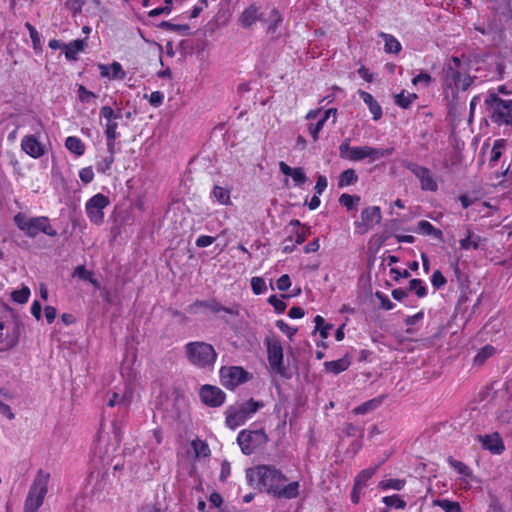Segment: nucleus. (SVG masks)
<instances>
[{"mask_svg": "<svg viewBox=\"0 0 512 512\" xmlns=\"http://www.w3.org/2000/svg\"><path fill=\"white\" fill-rule=\"evenodd\" d=\"M132 399L133 391L127 385L123 390L115 391L109 396L106 406L109 408L117 407L119 417L112 420L109 425L105 421L101 423L93 447L94 453L99 458H104L119 447L123 437L125 417L128 414Z\"/></svg>", "mask_w": 512, "mask_h": 512, "instance_id": "nucleus-1", "label": "nucleus"}, {"mask_svg": "<svg viewBox=\"0 0 512 512\" xmlns=\"http://www.w3.org/2000/svg\"><path fill=\"white\" fill-rule=\"evenodd\" d=\"M248 483L261 492L278 499H296L300 495L299 481L287 483V477L273 465H257L246 471Z\"/></svg>", "mask_w": 512, "mask_h": 512, "instance_id": "nucleus-2", "label": "nucleus"}, {"mask_svg": "<svg viewBox=\"0 0 512 512\" xmlns=\"http://www.w3.org/2000/svg\"><path fill=\"white\" fill-rule=\"evenodd\" d=\"M394 152L393 148H376L368 145L364 146H350V140H344L339 146V155L342 159L353 162L368 159L369 162H374L380 158L388 157Z\"/></svg>", "mask_w": 512, "mask_h": 512, "instance_id": "nucleus-3", "label": "nucleus"}, {"mask_svg": "<svg viewBox=\"0 0 512 512\" xmlns=\"http://www.w3.org/2000/svg\"><path fill=\"white\" fill-rule=\"evenodd\" d=\"M190 364L201 369L212 370L217 360L214 347L203 341L188 342L184 346Z\"/></svg>", "mask_w": 512, "mask_h": 512, "instance_id": "nucleus-4", "label": "nucleus"}, {"mask_svg": "<svg viewBox=\"0 0 512 512\" xmlns=\"http://www.w3.org/2000/svg\"><path fill=\"white\" fill-rule=\"evenodd\" d=\"M49 479L48 472L42 469L37 472L25 499L23 512H38L48 492Z\"/></svg>", "mask_w": 512, "mask_h": 512, "instance_id": "nucleus-5", "label": "nucleus"}, {"mask_svg": "<svg viewBox=\"0 0 512 512\" xmlns=\"http://www.w3.org/2000/svg\"><path fill=\"white\" fill-rule=\"evenodd\" d=\"M15 225L23 231L28 237H36L39 233L48 236H56V230L50 225L49 218L38 216L28 218L24 213H18L14 216Z\"/></svg>", "mask_w": 512, "mask_h": 512, "instance_id": "nucleus-6", "label": "nucleus"}, {"mask_svg": "<svg viewBox=\"0 0 512 512\" xmlns=\"http://www.w3.org/2000/svg\"><path fill=\"white\" fill-rule=\"evenodd\" d=\"M260 407H262V404L253 399L229 406L225 412L226 426L231 430H235L244 425Z\"/></svg>", "mask_w": 512, "mask_h": 512, "instance_id": "nucleus-7", "label": "nucleus"}, {"mask_svg": "<svg viewBox=\"0 0 512 512\" xmlns=\"http://www.w3.org/2000/svg\"><path fill=\"white\" fill-rule=\"evenodd\" d=\"M22 323L13 317H0V352L15 348L22 332Z\"/></svg>", "mask_w": 512, "mask_h": 512, "instance_id": "nucleus-8", "label": "nucleus"}, {"mask_svg": "<svg viewBox=\"0 0 512 512\" xmlns=\"http://www.w3.org/2000/svg\"><path fill=\"white\" fill-rule=\"evenodd\" d=\"M490 118L493 123L501 126H512V100H503L496 94H490L486 100Z\"/></svg>", "mask_w": 512, "mask_h": 512, "instance_id": "nucleus-9", "label": "nucleus"}, {"mask_svg": "<svg viewBox=\"0 0 512 512\" xmlns=\"http://www.w3.org/2000/svg\"><path fill=\"white\" fill-rule=\"evenodd\" d=\"M268 442V436L264 429H243L238 433L237 443L245 455L253 454Z\"/></svg>", "mask_w": 512, "mask_h": 512, "instance_id": "nucleus-10", "label": "nucleus"}, {"mask_svg": "<svg viewBox=\"0 0 512 512\" xmlns=\"http://www.w3.org/2000/svg\"><path fill=\"white\" fill-rule=\"evenodd\" d=\"M402 166L418 179L423 191L436 192L438 190L436 175L429 168L409 160L402 161Z\"/></svg>", "mask_w": 512, "mask_h": 512, "instance_id": "nucleus-11", "label": "nucleus"}, {"mask_svg": "<svg viewBox=\"0 0 512 512\" xmlns=\"http://www.w3.org/2000/svg\"><path fill=\"white\" fill-rule=\"evenodd\" d=\"M110 205L108 196L97 193L87 200L85 203V212L89 221L97 226L104 223V209Z\"/></svg>", "mask_w": 512, "mask_h": 512, "instance_id": "nucleus-12", "label": "nucleus"}, {"mask_svg": "<svg viewBox=\"0 0 512 512\" xmlns=\"http://www.w3.org/2000/svg\"><path fill=\"white\" fill-rule=\"evenodd\" d=\"M219 375L221 384L228 390H234L250 379V374L240 366H223Z\"/></svg>", "mask_w": 512, "mask_h": 512, "instance_id": "nucleus-13", "label": "nucleus"}, {"mask_svg": "<svg viewBox=\"0 0 512 512\" xmlns=\"http://www.w3.org/2000/svg\"><path fill=\"white\" fill-rule=\"evenodd\" d=\"M461 61L458 57H453L451 62H449L445 68V85L448 88H461L465 90L469 85L471 80L467 77H463L460 72Z\"/></svg>", "mask_w": 512, "mask_h": 512, "instance_id": "nucleus-14", "label": "nucleus"}, {"mask_svg": "<svg viewBox=\"0 0 512 512\" xmlns=\"http://www.w3.org/2000/svg\"><path fill=\"white\" fill-rule=\"evenodd\" d=\"M267 358L273 372L285 376V368L283 366V347L278 339L267 338Z\"/></svg>", "mask_w": 512, "mask_h": 512, "instance_id": "nucleus-15", "label": "nucleus"}, {"mask_svg": "<svg viewBox=\"0 0 512 512\" xmlns=\"http://www.w3.org/2000/svg\"><path fill=\"white\" fill-rule=\"evenodd\" d=\"M477 441L483 450L488 451L492 455H501L505 451L504 441L498 432L477 435Z\"/></svg>", "mask_w": 512, "mask_h": 512, "instance_id": "nucleus-16", "label": "nucleus"}, {"mask_svg": "<svg viewBox=\"0 0 512 512\" xmlns=\"http://www.w3.org/2000/svg\"><path fill=\"white\" fill-rule=\"evenodd\" d=\"M199 396L201 401L209 407H219L226 399V394L219 387L208 384L201 387Z\"/></svg>", "mask_w": 512, "mask_h": 512, "instance_id": "nucleus-17", "label": "nucleus"}, {"mask_svg": "<svg viewBox=\"0 0 512 512\" xmlns=\"http://www.w3.org/2000/svg\"><path fill=\"white\" fill-rule=\"evenodd\" d=\"M259 21L264 22L263 12L261 7L255 3L245 8L238 18V24L244 29L251 28Z\"/></svg>", "mask_w": 512, "mask_h": 512, "instance_id": "nucleus-18", "label": "nucleus"}, {"mask_svg": "<svg viewBox=\"0 0 512 512\" xmlns=\"http://www.w3.org/2000/svg\"><path fill=\"white\" fill-rule=\"evenodd\" d=\"M381 220L380 208L377 206H370L361 212V222H355V225L364 233L371 229L374 225L378 224Z\"/></svg>", "mask_w": 512, "mask_h": 512, "instance_id": "nucleus-19", "label": "nucleus"}, {"mask_svg": "<svg viewBox=\"0 0 512 512\" xmlns=\"http://www.w3.org/2000/svg\"><path fill=\"white\" fill-rule=\"evenodd\" d=\"M21 149L34 159L42 157L46 152L45 146L35 135H25L21 139Z\"/></svg>", "mask_w": 512, "mask_h": 512, "instance_id": "nucleus-20", "label": "nucleus"}, {"mask_svg": "<svg viewBox=\"0 0 512 512\" xmlns=\"http://www.w3.org/2000/svg\"><path fill=\"white\" fill-rule=\"evenodd\" d=\"M207 308L213 313L225 312L230 315H237V310L230 307H225L216 300L201 301L197 300L189 306L190 312H197L199 308Z\"/></svg>", "mask_w": 512, "mask_h": 512, "instance_id": "nucleus-21", "label": "nucleus"}, {"mask_svg": "<svg viewBox=\"0 0 512 512\" xmlns=\"http://www.w3.org/2000/svg\"><path fill=\"white\" fill-rule=\"evenodd\" d=\"M101 77L108 78L111 80H123L126 77V73L122 68V65L114 61L111 64H99L98 65Z\"/></svg>", "mask_w": 512, "mask_h": 512, "instance_id": "nucleus-22", "label": "nucleus"}, {"mask_svg": "<svg viewBox=\"0 0 512 512\" xmlns=\"http://www.w3.org/2000/svg\"><path fill=\"white\" fill-rule=\"evenodd\" d=\"M100 117L104 118L106 120L105 134H108V131L110 129H112V131L114 130L115 132H117L118 123L116 122V120L120 119L121 116L116 115V112L112 107H110L108 105L101 107Z\"/></svg>", "mask_w": 512, "mask_h": 512, "instance_id": "nucleus-23", "label": "nucleus"}, {"mask_svg": "<svg viewBox=\"0 0 512 512\" xmlns=\"http://www.w3.org/2000/svg\"><path fill=\"white\" fill-rule=\"evenodd\" d=\"M359 96L363 100V102L368 106L370 112L373 115V120L377 121L382 117V108L378 104V102L374 99V97L363 90H359Z\"/></svg>", "mask_w": 512, "mask_h": 512, "instance_id": "nucleus-24", "label": "nucleus"}, {"mask_svg": "<svg viewBox=\"0 0 512 512\" xmlns=\"http://www.w3.org/2000/svg\"><path fill=\"white\" fill-rule=\"evenodd\" d=\"M379 36L384 41V51L387 54L398 55L402 51V45L392 34L381 32Z\"/></svg>", "mask_w": 512, "mask_h": 512, "instance_id": "nucleus-25", "label": "nucleus"}, {"mask_svg": "<svg viewBox=\"0 0 512 512\" xmlns=\"http://www.w3.org/2000/svg\"><path fill=\"white\" fill-rule=\"evenodd\" d=\"M484 239L480 236L472 232L470 229H467V236L459 241L460 249L469 250V249H478Z\"/></svg>", "mask_w": 512, "mask_h": 512, "instance_id": "nucleus-26", "label": "nucleus"}, {"mask_svg": "<svg viewBox=\"0 0 512 512\" xmlns=\"http://www.w3.org/2000/svg\"><path fill=\"white\" fill-rule=\"evenodd\" d=\"M65 147L69 152L77 157L84 155L86 149L83 141L76 136L67 137L65 140Z\"/></svg>", "mask_w": 512, "mask_h": 512, "instance_id": "nucleus-27", "label": "nucleus"}, {"mask_svg": "<svg viewBox=\"0 0 512 512\" xmlns=\"http://www.w3.org/2000/svg\"><path fill=\"white\" fill-rule=\"evenodd\" d=\"M211 197L220 205H231V192L227 188L215 185L211 191Z\"/></svg>", "mask_w": 512, "mask_h": 512, "instance_id": "nucleus-28", "label": "nucleus"}, {"mask_svg": "<svg viewBox=\"0 0 512 512\" xmlns=\"http://www.w3.org/2000/svg\"><path fill=\"white\" fill-rule=\"evenodd\" d=\"M358 175L352 168L346 169L338 177V188L342 189L351 185H354L358 181Z\"/></svg>", "mask_w": 512, "mask_h": 512, "instance_id": "nucleus-29", "label": "nucleus"}, {"mask_svg": "<svg viewBox=\"0 0 512 512\" xmlns=\"http://www.w3.org/2000/svg\"><path fill=\"white\" fill-rule=\"evenodd\" d=\"M84 48L82 40H73L68 44L63 45L65 57L68 60H75L78 53Z\"/></svg>", "mask_w": 512, "mask_h": 512, "instance_id": "nucleus-30", "label": "nucleus"}, {"mask_svg": "<svg viewBox=\"0 0 512 512\" xmlns=\"http://www.w3.org/2000/svg\"><path fill=\"white\" fill-rule=\"evenodd\" d=\"M115 161L114 156L112 155H104L97 159L96 161V170L98 173L103 175H111V168Z\"/></svg>", "mask_w": 512, "mask_h": 512, "instance_id": "nucleus-31", "label": "nucleus"}, {"mask_svg": "<svg viewBox=\"0 0 512 512\" xmlns=\"http://www.w3.org/2000/svg\"><path fill=\"white\" fill-rule=\"evenodd\" d=\"M379 465L367 468L358 473V475L355 478L354 484L356 489H362L366 486L369 479L372 478V476L376 473Z\"/></svg>", "mask_w": 512, "mask_h": 512, "instance_id": "nucleus-32", "label": "nucleus"}, {"mask_svg": "<svg viewBox=\"0 0 512 512\" xmlns=\"http://www.w3.org/2000/svg\"><path fill=\"white\" fill-rule=\"evenodd\" d=\"M350 365V361L347 358H341L338 360L327 361L324 363V366L327 371L332 372L334 374H339L348 369Z\"/></svg>", "mask_w": 512, "mask_h": 512, "instance_id": "nucleus-33", "label": "nucleus"}, {"mask_svg": "<svg viewBox=\"0 0 512 512\" xmlns=\"http://www.w3.org/2000/svg\"><path fill=\"white\" fill-rule=\"evenodd\" d=\"M382 401H383V397H377V398L371 399V400L366 401L363 404L357 406L356 408H354L353 412L356 415L366 414L370 411L377 409L382 404Z\"/></svg>", "mask_w": 512, "mask_h": 512, "instance_id": "nucleus-34", "label": "nucleus"}, {"mask_svg": "<svg viewBox=\"0 0 512 512\" xmlns=\"http://www.w3.org/2000/svg\"><path fill=\"white\" fill-rule=\"evenodd\" d=\"M416 232L422 235H432L439 238L442 235L441 230L436 229L429 221L421 220L417 224Z\"/></svg>", "mask_w": 512, "mask_h": 512, "instance_id": "nucleus-35", "label": "nucleus"}, {"mask_svg": "<svg viewBox=\"0 0 512 512\" xmlns=\"http://www.w3.org/2000/svg\"><path fill=\"white\" fill-rule=\"evenodd\" d=\"M361 198L358 195H350L347 193L342 194L339 197V204L347 209V211L357 210Z\"/></svg>", "mask_w": 512, "mask_h": 512, "instance_id": "nucleus-36", "label": "nucleus"}, {"mask_svg": "<svg viewBox=\"0 0 512 512\" xmlns=\"http://www.w3.org/2000/svg\"><path fill=\"white\" fill-rule=\"evenodd\" d=\"M314 322L315 332H319L323 340L327 339L330 335V330L333 328V325L330 323H326L325 319L320 315L315 316Z\"/></svg>", "mask_w": 512, "mask_h": 512, "instance_id": "nucleus-37", "label": "nucleus"}, {"mask_svg": "<svg viewBox=\"0 0 512 512\" xmlns=\"http://www.w3.org/2000/svg\"><path fill=\"white\" fill-rule=\"evenodd\" d=\"M496 353V349L492 345L482 347L474 357L475 365H483L490 357Z\"/></svg>", "mask_w": 512, "mask_h": 512, "instance_id": "nucleus-38", "label": "nucleus"}, {"mask_svg": "<svg viewBox=\"0 0 512 512\" xmlns=\"http://www.w3.org/2000/svg\"><path fill=\"white\" fill-rule=\"evenodd\" d=\"M264 21L268 23L267 33L274 34L278 28V25L282 22V16L276 8H273L268 19Z\"/></svg>", "mask_w": 512, "mask_h": 512, "instance_id": "nucleus-39", "label": "nucleus"}, {"mask_svg": "<svg viewBox=\"0 0 512 512\" xmlns=\"http://www.w3.org/2000/svg\"><path fill=\"white\" fill-rule=\"evenodd\" d=\"M406 481L404 479H385L379 482L378 487L381 490L400 491L404 488Z\"/></svg>", "mask_w": 512, "mask_h": 512, "instance_id": "nucleus-40", "label": "nucleus"}, {"mask_svg": "<svg viewBox=\"0 0 512 512\" xmlns=\"http://www.w3.org/2000/svg\"><path fill=\"white\" fill-rule=\"evenodd\" d=\"M418 96L415 93H406L402 91L395 96V103L401 108L407 109Z\"/></svg>", "mask_w": 512, "mask_h": 512, "instance_id": "nucleus-41", "label": "nucleus"}, {"mask_svg": "<svg viewBox=\"0 0 512 512\" xmlns=\"http://www.w3.org/2000/svg\"><path fill=\"white\" fill-rule=\"evenodd\" d=\"M408 290L414 292L419 298H423L427 295V287L421 279L415 278L410 280Z\"/></svg>", "mask_w": 512, "mask_h": 512, "instance_id": "nucleus-42", "label": "nucleus"}, {"mask_svg": "<svg viewBox=\"0 0 512 512\" xmlns=\"http://www.w3.org/2000/svg\"><path fill=\"white\" fill-rule=\"evenodd\" d=\"M191 447L196 455V457H207L210 454L209 446L206 442L196 439L191 443Z\"/></svg>", "mask_w": 512, "mask_h": 512, "instance_id": "nucleus-43", "label": "nucleus"}, {"mask_svg": "<svg viewBox=\"0 0 512 512\" xmlns=\"http://www.w3.org/2000/svg\"><path fill=\"white\" fill-rule=\"evenodd\" d=\"M505 147L504 139H497L494 141L493 147L491 149L490 163L495 165L502 155V150Z\"/></svg>", "mask_w": 512, "mask_h": 512, "instance_id": "nucleus-44", "label": "nucleus"}, {"mask_svg": "<svg viewBox=\"0 0 512 512\" xmlns=\"http://www.w3.org/2000/svg\"><path fill=\"white\" fill-rule=\"evenodd\" d=\"M382 502L387 507H392L396 509H404L406 507V501H404L399 495L394 494L391 496H385L382 498Z\"/></svg>", "mask_w": 512, "mask_h": 512, "instance_id": "nucleus-45", "label": "nucleus"}, {"mask_svg": "<svg viewBox=\"0 0 512 512\" xmlns=\"http://www.w3.org/2000/svg\"><path fill=\"white\" fill-rule=\"evenodd\" d=\"M30 296V289L26 286H23L19 290H14L11 293V298L14 302L19 304H24L28 301Z\"/></svg>", "mask_w": 512, "mask_h": 512, "instance_id": "nucleus-46", "label": "nucleus"}, {"mask_svg": "<svg viewBox=\"0 0 512 512\" xmlns=\"http://www.w3.org/2000/svg\"><path fill=\"white\" fill-rule=\"evenodd\" d=\"M448 462L449 465L453 467L460 475L471 476V469L465 463L455 460L453 458H449Z\"/></svg>", "mask_w": 512, "mask_h": 512, "instance_id": "nucleus-47", "label": "nucleus"}, {"mask_svg": "<svg viewBox=\"0 0 512 512\" xmlns=\"http://www.w3.org/2000/svg\"><path fill=\"white\" fill-rule=\"evenodd\" d=\"M106 136V145H107V155H115V147H116V139L119 137V133L115 132L114 130L110 129L108 131V134H105Z\"/></svg>", "mask_w": 512, "mask_h": 512, "instance_id": "nucleus-48", "label": "nucleus"}, {"mask_svg": "<svg viewBox=\"0 0 512 512\" xmlns=\"http://www.w3.org/2000/svg\"><path fill=\"white\" fill-rule=\"evenodd\" d=\"M291 178L296 187H301L307 181L306 173L302 167L294 168Z\"/></svg>", "mask_w": 512, "mask_h": 512, "instance_id": "nucleus-49", "label": "nucleus"}, {"mask_svg": "<svg viewBox=\"0 0 512 512\" xmlns=\"http://www.w3.org/2000/svg\"><path fill=\"white\" fill-rule=\"evenodd\" d=\"M437 505L445 512H461V507L458 502H453L448 499L437 501Z\"/></svg>", "mask_w": 512, "mask_h": 512, "instance_id": "nucleus-50", "label": "nucleus"}, {"mask_svg": "<svg viewBox=\"0 0 512 512\" xmlns=\"http://www.w3.org/2000/svg\"><path fill=\"white\" fill-rule=\"evenodd\" d=\"M326 122L322 118L318 119L316 123H309L308 131L313 138L314 141H317L319 138V134L322 131Z\"/></svg>", "mask_w": 512, "mask_h": 512, "instance_id": "nucleus-51", "label": "nucleus"}, {"mask_svg": "<svg viewBox=\"0 0 512 512\" xmlns=\"http://www.w3.org/2000/svg\"><path fill=\"white\" fill-rule=\"evenodd\" d=\"M251 289L256 295L263 294L267 289L264 279L261 277H253L251 279Z\"/></svg>", "mask_w": 512, "mask_h": 512, "instance_id": "nucleus-52", "label": "nucleus"}, {"mask_svg": "<svg viewBox=\"0 0 512 512\" xmlns=\"http://www.w3.org/2000/svg\"><path fill=\"white\" fill-rule=\"evenodd\" d=\"M431 83L432 77L426 72H421L412 79V84L414 86L421 85L423 87H428Z\"/></svg>", "mask_w": 512, "mask_h": 512, "instance_id": "nucleus-53", "label": "nucleus"}, {"mask_svg": "<svg viewBox=\"0 0 512 512\" xmlns=\"http://www.w3.org/2000/svg\"><path fill=\"white\" fill-rule=\"evenodd\" d=\"M165 6L157 7L149 12L150 17H156L161 14H169L172 10V0H164Z\"/></svg>", "mask_w": 512, "mask_h": 512, "instance_id": "nucleus-54", "label": "nucleus"}, {"mask_svg": "<svg viewBox=\"0 0 512 512\" xmlns=\"http://www.w3.org/2000/svg\"><path fill=\"white\" fill-rule=\"evenodd\" d=\"M276 327L284 334H286L290 339L296 334L297 329L291 327L284 320H277Z\"/></svg>", "mask_w": 512, "mask_h": 512, "instance_id": "nucleus-55", "label": "nucleus"}, {"mask_svg": "<svg viewBox=\"0 0 512 512\" xmlns=\"http://www.w3.org/2000/svg\"><path fill=\"white\" fill-rule=\"evenodd\" d=\"M446 278L440 270H435L431 276V284L434 288L440 289L446 284Z\"/></svg>", "mask_w": 512, "mask_h": 512, "instance_id": "nucleus-56", "label": "nucleus"}, {"mask_svg": "<svg viewBox=\"0 0 512 512\" xmlns=\"http://www.w3.org/2000/svg\"><path fill=\"white\" fill-rule=\"evenodd\" d=\"M268 303L274 307L277 313H283L286 309V303L276 295H271L268 298Z\"/></svg>", "mask_w": 512, "mask_h": 512, "instance_id": "nucleus-57", "label": "nucleus"}, {"mask_svg": "<svg viewBox=\"0 0 512 512\" xmlns=\"http://www.w3.org/2000/svg\"><path fill=\"white\" fill-rule=\"evenodd\" d=\"M80 180L86 185L93 181L94 179V171L92 167H84L79 171Z\"/></svg>", "mask_w": 512, "mask_h": 512, "instance_id": "nucleus-58", "label": "nucleus"}, {"mask_svg": "<svg viewBox=\"0 0 512 512\" xmlns=\"http://www.w3.org/2000/svg\"><path fill=\"white\" fill-rule=\"evenodd\" d=\"M78 98L81 102L88 103L91 99L96 98V95L93 92L87 90L83 85H80L78 88Z\"/></svg>", "mask_w": 512, "mask_h": 512, "instance_id": "nucleus-59", "label": "nucleus"}, {"mask_svg": "<svg viewBox=\"0 0 512 512\" xmlns=\"http://www.w3.org/2000/svg\"><path fill=\"white\" fill-rule=\"evenodd\" d=\"M92 275L93 273L91 271H88L83 265L77 266L73 272V277H78L85 281L90 280Z\"/></svg>", "mask_w": 512, "mask_h": 512, "instance_id": "nucleus-60", "label": "nucleus"}, {"mask_svg": "<svg viewBox=\"0 0 512 512\" xmlns=\"http://www.w3.org/2000/svg\"><path fill=\"white\" fill-rule=\"evenodd\" d=\"M25 26H26L27 30L29 31V35L32 40L33 47L36 49L40 45V35H39L38 31L36 30V28L29 22H27L25 24Z\"/></svg>", "mask_w": 512, "mask_h": 512, "instance_id": "nucleus-61", "label": "nucleus"}, {"mask_svg": "<svg viewBox=\"0 0 512 512\" xmlns=\"http://www.w3.org/2000/svg\"><path fill=\"white\" fill-rule=\"evenodd\" d=\"M162 27L173 32H186L189 29L188 25L186 24H174L169 21H164L162 23Z\"/></svg>", "mask_w": 512, "mask_h": 512, "instance_id": "nucleus-62", "label": "nucleus"}, {"mask_svg": "<svg viewBox=\"0 0 512 512\" xmlns=\"http://www.w3.org/2000/svg\"><path fill=\"white\" fill-rule=\"evenodd\" d=\"M327 186H328V181H327L326 176L319 175L317 177V181H316V184L314 187L316 194L321 195L326 190Z\"/></svg>", "mask_w": 512, "mask_h": 512, "instance_id": "nucleus-63", "label": "nucleus"}, {"mask_svg": "<svg viewBox=\"0 0 512 512\" xmlns=\"http://www.w3.org/2000/svg\"><path fill=\"white\" fill-rule=\"evenodd\" d=\"M216 238L208 235H201L196 239V246L199 248L208 247L215 242Z\"/></svg>", "mask_w": 512, "mask_h": 512, "instance_id": "nucleus-64", "label": "nucleus"}]
</instances>
